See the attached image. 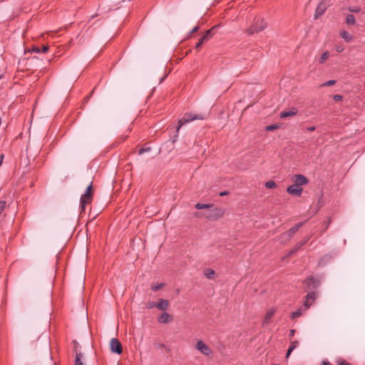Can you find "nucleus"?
Instances as JSON below:
<instances>
[{
    "label": "nucleus",
    "mask_w": 365,
    "mask_h": 365,
    "mask_svg": "<svg viewBox=\"0 0 365 365\" xmlns=\"http://www.w3.org/2000/svg\"><path fill=\"white\" fill-rule=\"evenodd\" d=\"M209 116L208 113H186L183 115V116L179 119L178 123V126L176 128V132H178L180 128L187 123H190L195 120H205Z\"/></svg>",
    "instance_id": "f257e3e1"
},
{
    "label": "nucleus",
    "mask_w": 365,
    "mask_h": 365,
    "mask_svg": "<svg viewBox=\"0 0 365 365\" xmlns=\"http://www.w3.org/2000/svg\"><path fill=\"white\" fill-rule=\"evenodd\" d=\"M267 27V23L264 19L260 18H255L252 24L247 29V33L249 35L255 33H259L263 31Z\"/></svg>",
    "instance_id": "f03ea898"
},
{
    "label": "nucleus",
    "mask_w": 365,
    "mask_h": 365,
    "mask_svg": "<svg viewBox=\"0 0 365 365\" xmlns=\"http://www.w3.org/2000/svg\"><path fill=\"white\" fill-rule=\"evenodd\" d=\"M195 348L205 356L210 357L212 356L213 351L212 349L201 339H197L196 341Z\"/></svg>",
    "instance_id": "7ed1b4c3"
},
{
    "label": "nucleus",
    "mask_w": 365,
    "mask_h": 365,
    "mask_svg": "<svg viewBox=\"0 0 365 365\" xmlns=\"http://www.w3.org/2000/svg\"><path fill=\"white\" fill-rule=\"evenodd\" d=\"M211 209L203 213V216L210 220H216L224 215V211L219 207H212Z\"/></svg>",
    "instance_id": "20e7f679"
},
{
    "label": "nucleus",
    "mask_w": 365,
    "mask_h": 365,
    "mask_svg": "<svg viewBox=\"0 0 365 365\" xmlns=\"http://www.w3.org/2000/svg\"><path fill=\"white\" fill-rule=\"evenodd\" d=\"M292 181L294 185L301 187L302 185H306L308 183V179L303 175L297 174L294 175L292 177Z\"/></svg>",
    "instance_id": "39448f33"
},
{
    "label": "nucleus",
    "mask_w": 365,
    "mask_h": 365,
    "mask_svg": "<svg viewBox=\"0 0 365 365\" xmlns=\"http://www.w3.org/2000/svg\"><path fill=\"white\" fill-rule=\"evenodd\" d=\"M110 349L113 353L121 354L123 351L120 342L115 338L111 339L110 341Z\"/></svg>",
    "instance_id": "423d86ee"
},
{
    "label": "nucleus",
    "mask_w": 365,
    "mask_h": 365,
    "mask_svg": "<svg viewBox=\"0 0 365 365\" xmlns=\"http://www.w3.org/2000/svg\"><path fill=\"white\" fill-rule=\"evenodd\" d=\"M302 191H303V189L302 188V187L297 186V185H295L294 184L290 185V186H289L287 188V192L289 195H294V196H296V197L301 196V195L302 193Z\"/></svg>",
    "instance_id": "0eeeda50"
},
{
    "label": "nucleus",
    "mask_w": 365,
    "mask_h": 365,
    "mask_svg": "<svg viewBox=\"0 0 365 365\" xmlns=\"http://www.w3.org/2000/svg\"><path fill=\"white\" fill-rule=\"evenodd\" d=\"M317 294L314 292H310L306 296V300L304 304V310H307L312 305V302L316 299Z\"/></svg>",
    "instance_id": "6e6552de"
},
{
    "label": "nucleus",
    "mask_w": 365,
    "mask_h": 365,
    "mask_svg": "<svg viewBox=\"0 0 365 365\" xmlns=\"http://www.w3.org/2000/svg\"><path fill=\"white\" fill-rule=\"evenodd\" d=\"M327 10V5L324 2H321L315 11L314 18L317 19L320 16L323 15Z\"/></svg>",
    "instance_id": "1a4fd4ad"
},
{
    "label": "nucleus",
    "mask_w": 365,
    "mask_h": 365,
    "mask_svg": "<svg viewBox=\"0 0 365 365\" xmlns=\"http://www.w3.org/2000/svg\"><path fill=\"white\" fill-rule=\"evenodd\" d=\"M276 312V309L274 308L269 309L267 311L265 316L263 319V324H269L272 317L274 316V314Z\"/></svg>",
    "instance_id": "9d476101"
},
{
    "label": "nucleus",
    "mask_w": 365,
    "mask_h": 365,
    "mask_svg": "<svg viewBox=\"0 0 365 365\" xmlns=\"http://www.w3.org/2000/svg\"><path fill=\"white\" fill-rule=\"evenodd\" d=\"M173 320V317L167 312L163 313L158 318V321L159 323L165 324Z\"/></svg>",
    "instance_id": "9b49d317"
},
{
    "label": "nucleus",
    "mask_w": 365,
    "mask_h": 365,
    "mask_svg": "<svg viewBox=\"0 0 365 365\" xmlns=\"http://www.w3.org/2000/svg\"><path fill=\"white\" fill-rule=\"evenodd\" d=\"M92 197L88 196V195H83L81 197V206L82 210H84L86 208V205L89 204L91 202Z\"/></svg>",
    "instance_id": "f8f14e48"
},
{
    "label": "nucleus",
    "mask_w": 365,
    "mask_h": 365,
    "mask_svg": "<svg viewBox=\"0 0 365 365\" xmlns=\"http://www.w3.org/2000/svg\"><path fill=\"white\" fill-rule=\"evenodd\" d=\"M169 307V302L166 299H160L156 304V308L161 311H165Z\"/></svg>",
    "instance_id": "ddd939ff"
},
{
    "label": "nucleus",
    "mask_w": 365,
    "mask_h": 365,
    "mask_svg": "<svg viewBox=\"0 0 365 365\" xmlns=\"http://www.w3.org/2000/svg\"><path fill=\"white\" fill-rule=\"evenodd\" d=\"M339 36L341 37L346 42H351L353 40V36L346 31L341 30L339 32Z\"/></svg>",
    "instance_id": "4468645a"
},
{
    "label": "nucleus",
    "mask_w": 365,
    "mask_h": 365,
    "mask_svg": "<svg viewBox=\"0 0 365 365\" xmlns=\"http://www.w3.org/2000/svg\"><path fill=\"white\" fill-rule=\"evenodd\" d=\"M74 365H85L84 357L81 353L76 354Z\"/></svg>",
    "instance_id": "2eb2a0df"
},
{
    "label": "nucleus",
    "mask_w": 365,
    "mask_h": 365,
    "mask_svg": "<svg viewBox=\"0 0 365 365\" xmlns=\"http://www.w3.org/2000/svg\"><path fill=\"white\" fill-rule=\"evenodd\" d=\"M297 113V110L296 108H292V110L289 111H283L280 113V118H285L287 117L293 116L296 115Z\"/></svg>",
    "instance_id": "dca6fc26"
},
{
    "label": "nucleus",
    "mask_w": 365,
    "mask_h": 365,
    "mask_svg": "<svg viewBox=\"0 0 365 365\" xmlns=\"http://www.w3.org/2000/svg\"><path fill=\"white\" fill-rule=\"evenodd\" d=\"M203 274L207 279H213L215 275V271L210 268L205 269L203 272Z\"/></svg>",
    "instance_id": "f3484780"
},
{
    "label": "nucleus",
    "mask_w": 365,
    "mask_h": 365,
    "mask_svg": "<svg viewBox=\"0 0 365 365\" xmlns=\"http://www.w3.org/2000/svg\"><path fill=\"white\" fill-rule=\"evenodd\" d=\"M306 310H304V307H300L298 310L295 311V312H293L292 314H291V318L292 319H296V318H298L299 317L302 313L304 312H305Z\"/></svg>",
    "instance_id": "a211bd4d"
},
{
    "label": "nucleus",
    "mask_w": 365,
    "mask_h": 365,
    "mask_svg": "<svg viewBox=\"0 0 365 365\" xmlns=\"http://www.w3.org/2000/svg\"><path fill=\"white\" fill-rule=\"evenodd\" d=\"M346 23L348 25H354L356 24L355 17L352 14H348L346 17Z\"/></svg>",
    "instance_id": "6ab92c4d"
},
{
    "label": "nucleus",
    "mask_w": 365,
    "mask_h": 365,
    "mask_svg": "<svg viewBox=\"0 0 365 365\" xmlns=\"http://www.w3.org/2000/svg\"><path fill=\"white\" fill-rule=\"evenodd\" d=\"M212 207H213V205H211V204L197 203L195 205V208L197 210L208 209V208H210Z\"/></svg>",
    "instance_id": "aec40b11"
},
{
    "label": "nucleus",
    "mask_w": 365,
    "mask_h": 365,
    "mask_svg": "<svg viewBox=\"0 0 365 365\" xmlns=\"http://www.w3.org/2000/svg\"><path fill=\"white\" fill-rule=\"evenodd\" d=\"M329 51L324 52L319 58V63L323 64L329 58Z\"/></svg>",
    "instance_id": "412c9836"
},
{
    "label": "nucleus",
    "mask_w": 365,
    "mask_h": 365,
    "mask_svg": "<svg viewBox=\"0 0 365 365\" xmlns=\"http://www.w3.org/2000/svg\"><path fill=\"white\" fill-rule=\"evenodd\" d=\"M165 287V284L164 283H157V284H153L152 285V289L155 292L160 289L161 288L164 287Z\"/></svg>",
    "instance_id": "4be33fe9"
},
{
    "label": "nucleus",
    "mask_w": 365,
    "mask_h": 365,
    "mask_svg": "<svg viewBox=\"0 0 365 365\" xmlns=\"http://www.w3.org/2000/svg\"><path fill=\"white\" fill-rule=\"evenodd\" d=\"M217 26H213L212 28H211L210 29L207 30L205 34L204 35L206 36L209 39L214 35V29L217 27Z\"/></svg>",
    "instance_id": "5701e85b"
},
{
    "label": "nucleus",
    "mask_w": 365,
    "mask_h": 365,
    "mask_svg": "<svg viewBox=\"0 0 365 365\" xmlns=\"http://www.w3.org/2000/svg\"><path fill=\"white\" fill-rule=\"evenodd\" d=\"M265 187L267 189H272V188H274L276 187V184H275V182L274 181L269 180V181L266 182Z\"/></svg>",
    "instance_id": "b1692460"
},
{
    "label": "nucleus",
    "mask_w": 365,
    "mask_h": 365,
    "mask_svg": "<svg viewBox=\"0 0 365 365\" xmlns=\"http://www.w3.org/2000/svg\"><path fill=\"white\" fill-rule=\"evenodd\" d=\"M83 195H88V196L93 195V191H92V183H91L86 188V190Z\"/></svg>",
    "instance_id": "393cba45"
},
{
    "label": "nucleus",
    "mask_w": 365,
    "mask_h": 365,
    "mask_svg": "<svg viewBox=\"0 0 365 365\" xmlns=\"http://www.w3.org/2000/svg\"><path fill=\"white\" fill-rule=\"evenodd\" d=\"M336 83V81L335 80H329L324 83H322L321 85L322 87H324V86H333Z\"/></svg>",
    "instance_id": "a878e982"
},
{
    "label": "nucleus",
    "mask_w": 365,
    "mask_h": 365,
    "mask_svg": "<svg viewBox=\"0 0 365 365\" xmlns=\"http://www.w3.org/2000/svg\"><path fill=\"white\" fill-rule=\"evenodd\" d=\"M278 127L279 126L277 124H273V125L266 126L265 130L267 131H271V130H274L277 129Z\"/></svg>",
    "instance_id": "bb28decb"
},
{
    "label": "nucleus",
    "mask_w": 365,
    "mask_h": 365,
    "mask_svg": "<svg viewBox=\"0 0 365 365\" xmlns=\"http://www.w3.org/2000/svg\"><path fill=\"white\" fill-rule=\"evenodd\" d=\"M348 10L352 13H358L360 11V8L358 6H350Z\"/></svg>",
    "instance_id": "cd10ccee"
},
{
    "label": "nucleus",
    "mask_w": 365,
    "mask_h": 365,
    "mask_svg": "<svg viewBox=\"0 0 365 365\" xmlns=\"http://www.w3.org/2000/svg\"><path fill=\"white\" fill-rule=\"evenodd\" d=\"M150 149H151V148H150V147H149V146H146V147L142 148H140V149L139 150L138 153H139V155H141V154H143V153H145V152H148V151H150Z\"/></svg>",
    "instance_id": "c85d7f7f"
},
{
    "label": "nucleus",
    "mask_w": 365,
    "mask_h": 365,
    "mask_svg": "<svg viewBox=\"0 0 365 365\" xmlns=\"http://www.w3.org/2000/svg\"><path fill=\"white\" fill-rule=\"evenodd\" d=\"M299 226L300 225H297L295 227H292L289 231V235L292 236V235H294L299 230Z\"/></svg>",
    "instance_id": "c756f323"
},
{
    "label": "nucleus",
    "mask_w": 365,
    "mask_h": 365,
    "mask_svg": "<svg viewBox=\"0 0 365 365\" xmlns=\"http://www.w3.org/2000/svg\"><path fill=\"white\" fill-rule=\"evenodd\" d=\"M298 345V342L297 341H294L291 343V345L289 347V349H290L292 351L297 348Z\"/></svg>",
    "instance_id": "7c9ffc66"
},
{
    "label": "nucleus",
    "mask_w": 365,
    "mask_h": 365,
    "mask_svg": "<svg viewBox=\"0 0 365 365\" xmlns=\"http://www.w3.org/2000/svg\"><path fill=\"white\" fill-rule=\"evenodd\" d=\"M335 48L338 53H341L344 50V47L342 45L336 46Z\"/></svg>",
    "instance_id": "2f4dec72"
},
{
    "label": "nucleus",
    "mask_w": 365,
    "mask_h": 365,
    "mask_svg": "<svg viewBox=\"0 0 365 365\" xmlns=\"http://www.w3.org/2000/svg\"><path fill=\"white\" fill-rule=\"evenodd\" d=\"M333 98H334V100L339 101H341L343 99V96L341 95H339V94H336V95L333 96Z\"/></svg>",
    "instance_id": "473e14b6"
},
{
    "label": "nucleus",
    "mask_w": 365,
    "mask_h": 365,
    "mask_svg": "<svg viewBox=\"0 0 365 365\" xmlns=\"http://www.w3.org/2000/svg\"><path fill=\"white\" fill-rule=\"evenodd\" d=\"M204 43L202 41V40H199L198 43L196 44L195 46V49H197V51H200V47Z\"/></svg>",
    "instance_id": "72a5a7b5"
},
{
    "label": "nucleus",
    "mask_w": 365,
    "mask_h": 365,
    "mask_svg": "<svg viewBox=\"0 0 365 365\" xmlns=\"http://www.w3.org/2000/svg\"><path fill=\"white\" fill-rule=\"evenodd\" d=\"M156 304H157L156 302H150L148 304V308L152 309V308L156 307Z\"/></svg>",
    "instance_id": "f704fd0d"
},
{
    "label": "nucleus",
    "mask_w": 365,
    "mask_h": 365,
    "mask_svg": "<svg viewBox=\"0 0 365 365\" xmlns=\"http://www.w3.org/2000/svg\"><path fill=\"white\" fill-rule=\"evenodd\" d=\"M200 39L202 40L203 43H205L209 40V38L205 35H203Z\"/></svg>",
    "instance_id": "c9c22d12"
},
{
    "label": "nucleus",
    "mask_w": 365,
    "mask_h": 365,
    "mask_svg": "<svg viewBox=\"0 0 365 365\" xmlns=\"http://www.w3.org/2000/svg\"><path fill=\"white\" fill-rule=\"evenodd\" d=\"M32 51L35 53H40L41 52V50L38 47H34Z\"/></svg>",
    "instance_id": "e433bc0d"
},
{
    "label": "nucleus",
    "mask_w": 365,
    "mask_h": 365,
    "mask_svg": "<svg viewBox=\"0 0 365 365\" xmlns=\"http://www.w3.org/2000/svg\"><path fill=\"white\" fill-rule=\"evenodd\" d=\"M48 50V46H43V48H42V52L43 53H46Z\"/></svg>",
    "instance_id": "4c0bfd02"
},
{
    "label": "nucleus",
    "mask_w": 365,
    "mask_h": 365,
    "mask_svg": "<svg viewBox=\"0 0 365 365\" xmlns=\"http://www.w3.org/2000/svg\"><path fill=\"white\" fill-rule=\"evenodd\" d=\"M339 365H349V364L345 361H339Z\"/></svg>",
    "instance_id": "58836bf2"
},
{
    "label": "nucleus",
    "mask_w": 365,
    "mask_h": 365,
    "mask_svg": "<svg viewBox=\"0 0 365 365\" xmlns=\"http://www.w3.org/2000/svg\"><path fill=\"white\" fill-rule=\"evenodd\" d=\"M306 129H307V130L312 131V130H315V127H314V126H310V127H307V128H306Z\"/></svg>",
    "instance_id": "ea45409f"
},
{
    "label": "nucleus",
    "mask_w": 365,
    "mask_h": 365,
    "mask_svg": "<svg viewBox=\"0 0 365 365\" xmlns=\"http://www.w3.org/2000/svg\"><path fill=\"white\" fill-rule=\"evenodd\" d=\"M198 29H199V26H195V27H194V28L192 29V31H191V32H192V33H195V32L197 31H198Z\"/></svg>",
    "instance_id": "a19ab883"
},
{
    "label": "nucleus",
    "mask_w": 365,
    "mask_h": 365,
    "mask_svg": "<svg viewBox=\"0 0 365 365\" xmlns=\"http://www.w3.org/2000/svg\"><path fill=\"white\" fill-rule=\"evenodd\" d=\"M291 353H292V351L288 349L287 354H286V357L288 358L289 356V355L291 354Z\"/></svg>",
    "instance_id": "79ce46f5"
},
{
    "label": "nucleus",
    "mask_w": 365,
    "mask_h": 365,
    "mask_svg": "<svg viewBox=\"0 0 365 365\" xmlns=\"http://www.w3.org/2000/svg\"><path fill=\"white\" fill-rule=\"evenodd\" d=\"M227 194V192H222L220 193V196H224V195H226Z\"/></svg>",
    "instance_id": "37998d69"
},
{
    "label": "nucleus",
    "mask_w": 365,
    "mask_h": 365,
    "mask_svg": "<svg viewBox=\"0 0 365 365\" xmlns=\"http://www.w3.org/2000/svg\"><path fill=\"white\" fill-rule=\"evenodd\" d=\"M294 334V330L292 329V330L290 331V336H292Z\"/></svg>",
    "instance_id": "c03bdc74"
},
{
    "label": "nucleus",
    "mask_w": 365,
    "mask_h": 365,
    "mask_svg": "<svg viewBox=\"0 0 365 365\" xmlns=\"http://www.w3.org/2000/svg\"><path fill=\"white\" fill-rule=\"evenodd\" d=\"M3 158H4V155H3V154H1V156H0V160H1V161H2V160H3Z\"/></svg>",
    "instance_id": "a18cd8bd"
},
{
    "label": "nucleus",
    "mask_w": 365,
    "mask_h": 365,
    "mask_svg": "<svg viewBox=\"0 0 365 365\" xmlns=\"http://www.w3.org/2000/svg\"><path fill=\"white\" fill-rule=\"evenodd\" d=\"M322 365H331V364L329 363L323 362V364Z\"/></svg>",
    "instance_id": "49530a36"
},
{
    "label": "nucleus",
    "mask_w": 365,
    "mask_h": 365,
    "mask_svg": "<svg viewBox=\"0 0 365 365\" xmlns=\"http://www.w3.org/2000/svg\"><path fill=\"white\" fill-rule=\"evenodd\" d=\"M308 280H309V282H310V281H312V280H313V279H312V278H310V279H309Z\"/></svg>",
    "instance_id": "de8ad7c7"
}]
</instances>
